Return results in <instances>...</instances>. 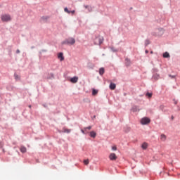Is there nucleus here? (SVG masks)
<instances>
[{"mask_svg":"<svg viewBox=\"0 0 180 180\" xmlns=\"http://www.w3.org/2000/svg\"><path fill=\"white\" fill-rule=\"evenodd\" d=\"M103 43V37H97L94 40V44H96L97 46H101V44Z\"/></svg>","mask_w":180,"mask_h":180,"instance_id":"7ed1b4c3","label":"nucleus"},{"mask_svg":"<svg viewBox=\"0 0 180 180\" xmlns=\"http://www.w3.org/2000/svg\"><path fill=\"white\" fill-rule=\"evenodd\" d=\"M172 120H174V116H172Z\"/></svg>","mask_w":180,"mask_h":180,"instance_id":"72a5a7b5","label":"nucleus"},{"mask_svg":"<svg viewBox=\"0 0 180 180\" xmlns=\"http://www.w3.org/2000/svg\"><path fill=\"white\" fill-rule=\"evenodd\" d=\"M145 53L147 54V53H148V50H146L145 51Z\"/></svg>","mask_w":180,"mask_h":180,"instance_id":"473e14b6","label":"nucleus"},{"mask_svg":"<svg viewBox=\"0 0 180 180\" xmlns=\"http://www.w3.org/2000/svg\"><path fill=\"white\" fill-rule=\"evenodd\" d=\"M99 74L100 75H103V74H105V68H101L99 69Z\"/></svg>","mask_w":180,"mask_h":180,"instance_id":"ddd939ff","label":"nucleus"},{"mask_svg":"<svg viewBox=\"0 0 180 180\" xmlns=\"http://www.w3.org/2000/svg\"><path fill=\"white\" fill-rule=\"evenodd\" d=\"M63 133H71V129L64 128Z\"/></svg>","mask_w":180,"mask_h":180,"instance_id":"f3484780","label":"nucleus"},{"mask_svg":"<svg viewBox=\"0 0 180 180\" xmlns=\"http://www.w3.org/2000/svg\"><path fill=\"white\" fill-rule=\"evenodd\" d=\"M62 44H70V46H72L75 44V39L72 37L68 38L62 42Z\"/></svg>","mask_w":180,"mask_h":180,"instance_id":"f257e3e1","label":"nucleus"},{"mask_svg":"<svg viewBox=\"0 0 180 180\" xmlns=\"http://www.w3.org/2000/svg\"><path fill=\"white\" fill-rule=\"evenodd\" d=\"M112 150L113 151H116V150H117V147H116V146H112Z\"/></svg>","mask_w":180,"mask_h":180,"instance_id":"bb28decb","label":"nucleus"},{"mask_svg":"<svg viewBox=\"0 0 180 180\" xmlns=\"http://www.w3.org/2000/svg\"><path fill=\"white\" fill-rule=\"evenodd\" d=\"M48 19H49V16H43L41 18V20L42 22H46Z\"/></svg>","mask_w":180,"mask_h":180,"instance_id":"4468645a","label":"nucleus"},{"mask_svg":"<svg viewBox=\"0 0 180 180\" xmlns=\"http://www.w3.org/2000/svg\"><path fill=\"white\" fill-rule=\"evenodd\" d=\"M16 53L17 54H19V53H20V51L19 49H17Z\"/></svg>","mask_w":180,"mask_h":180,"instance_id":"7c9ffc66","label":"nucleus"},{"mask_svg":"<svg viewBox=\"0 0 180 180\" xmlns=\"http://www.w3.org/2000/svg\"><path fill=\"white\" fill-rule=\"evenodd\" d=\"M153 78H154V79H158V78H160V75H153Z\"/></svg>","mask_w":180,"mask_h":180,"instance_id":"412c9836","label":"nucleus"},{"mask_svg":"<svg viewBox=\"0 0 180 180\" xmlns=\"http://www.w3.org/2000/svg\"><path fill=\"white\" fill-rule=\"evenodd\" d=\"M109 158L111 161H116L117 160V156H116L115 153H110Z\"/></svg>","mask_w":180,"mask_h":180,"instance_id":"39448f33","label":"nucleus"},{"mask_svg":"<svg viewBox=\"0 0 180 180\" xmlns=\"http://www.w3.org/2000/svg\"><path fill=\"white\" fill-rule=\"evenodd\" d=\"M178 103V102L177 101H175V105H176Z\"/></svg>","mask_w":180,"mask_h":180,"instance_id":"f704fd0d","label":"nucleus"},{"mask_svg":"<svg viewBox=\"0 0 180 180\" xmlns=\"http://www.w3.org/2000/svg\"><path fill=\"white\" fill-rule=\"evenodd\" d=\"M84 7L86 8V9H89V12L92 11V7H89V6H85Z\"/></svg>","mask_w":180,"mask_h":180,"instance_id":"a211bd4d","label":"nucleus"},{"mask_svg":"<svg viewBox=\"0 0 180 180\" xmlns=\"http://www.w3.org/2000/svg\"><path fill=\"white\" fill-rule=\"evenodd\" d=\"M86 130H85V128H84V129H82L81 130V131H82V133H83V134H85V131H86Z\"/></svg>","mask_w":180,"mask_h":180,"instance_id":"c85d7f7f","label":"nucleus"},{"mask_svg":"<svg viewBox=\"0 0 180 180\" xmlns=\"http://www.w3.org/2000/svg\"><path fill=\"white\" fill-rule=\"evenodd\" d=\"M160 110H164V105H160Z\"/></svg>","mask_w":180,"mask_h":180,"instance_id":"cd10ccee","label":"nucleus"},{"mask_svg":"<svg viewBox=\"0 0 180 180\" xmlns=\"http://www.w3.org/2000/svg\"><path fill=\"white\" fill-rule=\"evenodd\" d=\"M90 136L92 137L93 139H95L96 137V132L91 131L90 132Z\"/></svg>","mask_w":180,"mask_h":180,"instance_id":"9b49d317","label":"nucleus"},{"mask_svg":"<svg viewBox=\"0 0 180 180\" xmlns=\"http://www.w3.org/2000/svg\"><path fill=\"white\" fill-rule=\"evenodd\" d=\"M1 19L2 20V22H11V15H8V14H4L1 16Z\"/></svg>","mask_w":180,"mask_h":180,"instance_id":"f03ea898","label":"nucleus"},{"mask_svg":"<svg viewBox=\"0 0 180 180\" xmlns=\"http://www.w3.org/2000/svg\"><path fill=\"white\" fill-rule=\"evenodd\" d=\"M64 11L66 13H71V11H70L67 7L64 8Z\"/></svg>","mask_w":180,"mask_h":180,"instance_id":"aec40b11","label":"nucleus"},{"mask_svg":"<svg viewBox=\"0 0 180 180\" xmlns=\"http://www.w3.org/2000/svg\"><path fill=\"white\" fill-rule=\"evenodd\" d=\"M20 151H21L22 153H26L27 151V149H26V147L25 146H21L20 148Z\"/></svg>","mask_w":180,"mask_h":180,"instance_id":"f8f14e48","label":"nucleus"},{"mask_svg":"<svg viewBox=\"0 0 180 180\" xmlns=\"http://www.w3.org/2000/svg\"><path fill=\"white\" fill-rule=\"evenodd\" d=\"M84 164L85 165H88V164H89V160H84Z\"/></svg>","mask_w":180,"mask_h":180,"instance_id":"4be33fe9","label":"nucleus"},{"mask_svg":"<svg viewBox=\"0 0 180 180\" xmlns=\"http://www.w3.org/2000/svg\"><path fill=\"white\" fill-rule=\"evenodd\" d=\"M164 58H169V53L168 52H165L163 53Z\"/></svg>","mask_w":180,"mask_h":180,"instance_id":"2eb2a0df","label":"nucleus"},{"mask_svg":"<svg viewBox=\"0 0 180 180\" xmlns=\"http://www.w3.org/2000/svg\"><path fill=\"white\" fill-rule=\"evenodd\" d=\"M110 89H111V91L116 89V84L114 83H110Z\"/></svg>","mask_w":180,"mask_h":180,"instance_id":"1a4fd4ad","label":"nucleus"},{"mask_svg":"<svg viewBox=\"0 0 180 180\" xmlns=\"http://www.w3.org/2000/svg\"><path fill=\"white\" fill-rule=\"evenodd\" d=\"M169 77H170V78H175V76H174V75H169Z\"/></svg>","mask_w":180,"mask_h":180,"instance_id":"c756f323","label":"nucleus"},{"mask_svg":"<svg viewBox=\"0 0 180 180\" xmlns=\"http://www.w3.org/2000/svg\"><path fill=\"white\" fill-rule=\"evenodd\" d=\"M148 44H150V40L147 39V40L145 41V46H148Z\"/></svg>","mask_w":180,"mask_h":180,"instance_id":"5701e85b","label":"nucleus"},{"mask_svg":"<svg viewBox=\"0 0 180 180\" xmlns=\"http://www.w3.org/2000/svg\"><path fill=\"white\" fill-rule=\"evenodd\" d=\"M58 58H59L60 61H64V55L63 53H58Z\"/></svg>","mask_w":180,"mask_h":180,"instance_id":"0eeeda50","label":"nucleus"},{"mask_svg":"<svg viewBox=\"0 0 180 180\" xmlns=\"http://www.w3.org/2000/svg\"><path fill=\"white\" fill-rule=\"evenodd\" d=\"M146 96H148V98H151V96H153V94L152 93H147Z\"/></svg>","mask_w":180,"mask_h":180,"instance_id":"b1692460","label":"nucleus"},{"mask_svg":"<svg viewBox=\"0 0 180 180\" xmlns=\"http://www.w3.org/2000/svg\"><path fill=\"white\" fill-rule=\"evenodd\" d=\"M150 54H153V51H150Z\"/></svg>","mask_w":180,"mask_h":180,"instance_id":"c9c22d12","label":"nucleus"},{"mask_svg":"<svg viewBox=\"0 0 180 180\" xmlns=\"http://www.w3.org/2000/svg\"><path fill=\"white\" fill-rule=\"evenodd\" d=\"M160 140L162 141H165L167 140V136L165 134H162L160 135Z\"/></svg>","mask_w":180,"mask_h":180,"instance_id":"9d476101","label":"nucleus"},{"mask_svg":"<svg viewBox=\"0 0 180 180\" xmlns=\"http://www.w3.org/2000/svg\"><path fill=\"white\" fill-rule=\"evenodd\" d=\"M92 129V126H89L88 127L84 128V130H91Z\"/></svg>","mask_w":180,"mask_h":180,"instance_id":"393cba45","label":"nucleus"},{"mask_svg":"<svg viewBox=\"0 0 180 180\" xmlns=\"http://www.w3.org/2000/svg\"><path fill=\"white\" fill-rule=\"evenodd\" d=\"M70 13H75V11H70Z\"/></svg>","mask_w":180,"mask_h":180,"instance_id":"2f4dec72","label":"nucleus"},{"mask_svg":"<svg viewBox=\"0 0 180 180\" xmlns=\"http://www.w3.org/2000/svg\"><path fill=\"white\" fill-rule=\"evenodd\" d=\"M150 122H151V120H150V118L146 117H143L141 120V124H148V123H150Z\"/></svg>","mask_w":180,"mask_h":180,"instance_id":"20e7f679","label":"nucleus"},{"mask_svg":"<svg viewBox=\"0 0 180 180\" xmlns=\"http://www.w3.org/2000/svg\"><path fill=\"white\" fill-rule=\"evenodd\" d=\"M132 110L134 112H137V106H134L133 108H132Z\"/></svg>","mask_w":180,"mask_h":180,"instance_id":"a878e982","label":"nucleus"},{"mask_svg":"<svg viewBox=\"0 0 180 180\" xmlns=\"http://www.w3.org/2000/svg\"><path fill=\"white\" fill-rule=\"evenodd\" d=\"M70 82H72V84H77V82H78V77L75 76L74 77H72L70 79Z\"/></svg>","mask_w":180,"mask_h":180,"instance_id":"423d86ee","label":"nucleus"},{"mask_svg":"<svg viewBox=\"0 0 180 180\" xmlns=\"http://www.w3.org/2000/svg\"><path fill=\"white\" fill-rule=\"evenodd\" d=\"M148 147V143L147 142H144L141 145V148H143V150H147Z\"/></svg>","mask_w":180,"mask_h":180,"instance_id":"6e6552de","label":"nucleus"},{"mask_svg":"<svg viewBox=\"0 0 180 180\" xmlns=\"http://www.w3.org/2000/svg\"><path fill=\"white\" fill-rule=\"evenodd\" d=\"M14 77H15V79H17V80H19V79H20V75H14Z\"/></svg>","mask_w":180,"mask_h":180,"instance_id":"6ab92c4d","label":"nucleus"},{"mask_svg":"<svg viewBox=\"0 0 180 180\" xmlns=\"http://www.w3.org/2000/svg\"><path fill=\"white\" fill-rule=\"evenodd\" d=\"M98 90H96V89H92V95H93L94 96H95V95H98Z\"/></svg>","mask_w":180,"mask_h":180,"instance_id":"dca6fc26","label":"nucleus"}]
</instances>
